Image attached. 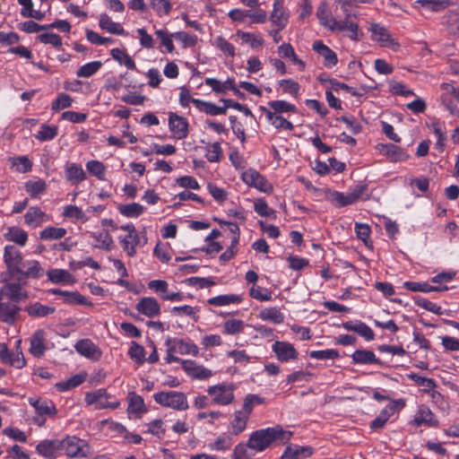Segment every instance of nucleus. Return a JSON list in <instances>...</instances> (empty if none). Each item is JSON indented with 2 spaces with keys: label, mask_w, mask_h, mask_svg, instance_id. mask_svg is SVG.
Instances as JSON below:
<instances>
[{
  "label": "nucleus",
  "mask_w": 459,
  "mask_h": 459,
  "mask_svg": "<svg viewBox=\"0 0 459 459\" xmlns=\"http://www.w3.org/2000/svg\"><path fill=\"white\" fill-rule=\"evenodd\" d=\"M292 436V432L283 430L281 427L267 428L258 429L253 432L247 443V446L253 450L262 452L265 450L273 442L288 441Z\"/></svg>",
  "instance_id": "obj_1"
},
{
  "label": "nucleus",
  "mask_w": 459,
  "mask_h": 459,
  "mask_svg": "<svg viewBox=\"0 0 459 459\" xmlns=\"http://www.w3.org/2000/svg\"><path fill=\"white\" fill-rule=\"evenodd\" d=\"M316 16L320 22V24L329 29L332 31H349V37L351 39L356 40L358 39V24L349 21H336L326 9L325 4H322L317 11Z\"/></svg>",
  "instance_id": "obj_2"
},
{
  "label": "nucleus",
  "mask_w": 459,
  "mask_h": 459,
  "mask_svg": "<svg viewBox=\"0 0 459 459\" xmlns=\"http://www.w3.org/2000/svg\"><path fill=\"white\" fill-rule=\"evenodd\" d=\"M4 260L7 271L1 273V279H14L17 272H21L20 267L22 264L21 252L16 247L8 245L4 248Z\"/></svg>",
  "instance_id": "obj_3"
},
{
  "label": "nucleus",
  "mask_w": 459,
  "mask_h": 459,
  "mask_svg": "<svg viewBox=\"0 0 459 459\" xmlns=\"http://www.w3.org/2000/svg\"><path fill=\"white\" fill-rule=\"evenodd\" d=\"M154 400L161 406L170 407L177 411H185L188 408L186 396L181 392L169 391L156 393L154 394Z\"/></svg>",
  "instance_id": "obj_4"
},
{
  "label": "nucleus",
  "mask_w": 459,
  "mask_h": 459,
  "mask_svg": "<svg viewBox=\"0 0 459 459\" xmlns=\"http://www.w3.org/2000/svg\"><path fill=\"white\" fill-rule=\"evenodd\" d=\"M62 451L70 457H87L91 454V447L87 442L75 436L66 437L61 439Z\"/></svg>",
  "instance_id": "obj_5"
},
{
  "label": "nucleus",
  "mask_w": 459,
  "mask_h": 459,
  "mask_svg": "<svg viewBox=\"0 0 459 459\" xmlns=\"http://www.w3.org/2000/svg\"><path fill=\"white\" fill-rule=\"evenodd\" d=\"M13 280L14 279H1L2 282H4V285L0 290V299L6 298L13 303H19L21 301L26 300L28 299V293L22 290V282H12Z\"/></svg>",
  "instance_id": "obj_6"
},
{
  "label": "nucleus",
  "mask_w": 459,
  "mask_h": 459,
  "mask_svg": "<svg viewBox=\"0 0 459 459\" xmlns=\"http://www.w3.org/2000/svg\"><path fill=\"white\" fill-rule=\"evenodd\" d=\"M233 385L226 384L212 385L207 389V393L212 396L213 403L220 405H228L233 402Z\"/></svg>",
  "instance_id": "obj_7"
},
{
  "label": "nucleus",
  "mask_w": 459,
  "mask_h": 459,
  "mask_svg": "<svg viewBox=\"0 0 459 459\" xmlns=\"http://www.w3.org/2000/svg\"><path fill=\"white\" fill-rule=\"evenodd\" d=\"M242 179L249 186L255 187L262 192L270 193L273 191V186L255 169H248L243 172Z\"/></svg>",
  "instance_id": "obj_8"
},
{
  "label": "nucleus",
  "mask_w": 459,
  "mask_h": 459,
  "mask_svg": "<svg viewBox=\"0 0 459 459\" xmlns=\"http://www.w3.org/2000/svg\"><path fill=\"white\" fill-rule=\"evenodd\" d=\"M273 351L275 353L277 359L281 362H289L298 359L299 352L293 344L276 341L272 346Z\"/></svg>",
  "instance_id": "obj_9"
},
{
  "label": "nucleus",
  "mask_w": 459,
  "mask_h": 459,
  "mask_svg": "<svg viewBox=\"0 0 459 459\" xmlns=\"http://www.w3.org/2000/svg\"><path fill=\"white\" fill-rule=\"evenodd\" d=\"M62 444L61 439H45L37 445L36 450L48 459H56L62 451Z\"/></svg>",
  "instance_id": "obj_10"
},
{
  "label": "nucleus",
  "mask_w": 459,
  "mask_h": 459,
  "mask_svg": "<svg viewBox=\"0 0 459 459\" xmlns=\"http://www.w3.org/2000/svg\"><path fill=\"white\" fill-rule=\"evenodd\" d=\"M377 149L379 152L388 158L391 162H402L407 160L410 155L401 147L394 143H380Z\"/></svg>",
  "instance_id": "obj_11"
},
{
  "label": "nucleus",
  "mask_w": 459,
  "mask_h": 459,
  "mask_svg": "<svg viewBox=\"0 0 459 459\" xmlns=\"http://www.w3.org/2000/svg\"><path fill=\"white\" fill-rule=\"evenodd\" d=\"M21 272H17L16 279L17 281L24 282L25 278H39L43 275V269L39 263L36 260H30L23 262L20 267Z\"/></svg>",
  "instance_id": "obj_12"
},
{
  "label": "nucleus",
  "mask_w": 459,
  "mask_h": 459,
  "mask_svg": "<svg viewBox=\"0 0 459 459\" xmlns=\"http://www.w3.org/2000/svg\"><path fill=\"white\" fill-rule=\"evenodd\" d=\"M169 126L174 136L178 139H185L188 134V122L186 118L169 113Z\"/></svg>",
  "instance_id": "obj_13"
},
{
  "label": "nucleus",
  "mask_w": 459,
  "mask_h": 459,
  "mask_svg": "<svg viewBox=\"0 0 459 459\" xmlns=\"http://www.w3.org/2000/svg\"><path fill=\"white\" fill-rule=\"evenodd\" d=\"M370 31L372 39L379 42L381 46L392 48L393 49H395L399 46V44L391 38V35L385 27L374 23L370 27Z\"/></svg>",
  "instance_id": "obj_14"
},
{
  "label": "nucleus",
  "mask_w": 459,
  "mask_h": 459,
  "mask_svg": "<svg viewBox=\"0 0 459 459\" xmlns=\"http://www.w3.org/2000/svg\"><path fill=\"white\" fill-rule=\"evenodd\" d=\"M272 24L279 30H283L289 22V13L283 7L281 0H274L273 10L269 17Z\"/></svg>",
  "instance_id": "obj_15"
},
{
  "label": "nucleus",
  "mask_w": 459,
  "mask_h": 459,
  "mask_svg": "<svg viewBox=\"0 0 459 459\" xmlns=\"http://www.w3.org/2000/svg\"><path fill=\"white\" fill-rule=\"evenodd\" d=\"M166 346L169 347V352L192 354L194 356H196L199 352L198 347L195 344L186 342L185 341L178 338H169L166 341Z\"/></svg>",
  "instance_id": "obj_16"
},
{
  "label": "nucleus",
  "mask_w": 459,
  "mask_h": 459,
  "mask_svg": "<svg viewBox=\"0 0 459 459\" xmlns=\"http://www.w3.org/2000/svg\"><path fill=\"white\" fill-rule=\"evenodd\" d=\"M136 310L148 316L155 317L160 314V306L157 299L152 297L142 298L135 305Z\"/></svg>",
  "instance_id": "obj_17"
},
{
  "label": "nucleus",
  "mask_w": 459,
  "mask_h": 459,
  "mask_svg": "<svg viewBox=\"0 0 459 459\" xmlns=\"http://www.w3.org/2000/svg\"><path fill=\"white\" fill-rule=\"evenodd\" d=\"M108 394L103 388L87 393L85 395V402L89 405L95 404L96 409H104L108 407L117 408L118 403L110 405L108 403Z\"/></svg>",
  "instance_id": "obj_18"
},
{
  "label": "nucleus",
  "mask_w": 459,
  "mask_h": 459,
  "mask_svg": "<svg viewBox=\"0 0 459 459\" xmlns=\"http://www.w3.org/2000/svg\"><path fill=\"white\" fill-rule=\"evenodd\" d=\"M364 186H358L352 192L343 194L340 192H334L333 194V202L338 207H343L354 204L359 199L364 192Z\"/></svg>",
  "instance_id": "obj_19"
},
{
  "label": "nucleus",
  "mask_w": 459,
  "mask_h": 459,
  "mask_svg": "<svg viewBox=\"0 0 459 459\" xmlns=\"http://www.w3.org/2000/svg\"><path fill=\"white\" fill-rule=\"evenodd\" d=\"M182 368L188 376L195 379H207L212 375L210 369L196 364L193 360H183Z\"/></svg>",
  "instance_id": "obj_20"
},
{
  "label": "nucleus",
  "mask_w": 459,
  "mask_h": 459,
  "mask_svg": "<svg viewBox=\"0 0 459 459\" xmlns=\"http://www.w3.org/2000/svg\"><path fill=\"white\" fill-rule=\"evenodd\" d=\"M74 347L78 353L88 359L97 360L101 356L100 350L89 339L80 340Z\"/></svg>",
  "instance_id": "obj_21"
},
{
  "label": "nucleus",
  "mask_w": 459,
  "mask_h": 459,
  "mask_svg": "<svg viewBox=\"0 0 459 459\" xmlns=\"http://www.w3.org/2000/svg\"><path fill=\"white\" fill-rule=\"evenodd\" d=\"M20 307L13 302H3L0 299V320L13 324L19 315Z\"/></svg>",
  "instance_id": "obj_22"
},
{
  "label": "nucleus",
  "mask_w": 459,
  "mask_h": 459,
  "mask_svg": "<svg viewBox=\"0 0 459 459\" xmlns=\"http://www.w3.org/2000/svg\"><path fill=\"white\" fill-rule=\"evenodd\" d=\"M413 422L416 426L437 427L438 424L434 413L427 407L420 406L417 411Z\"/></svg>",
  "instance_id": "obj_23"
},
{
  "label": "nucleus",
  "mask_w": 459,
  "mask_h": 459,
  "mask_svg": "<svg viewBox=\"0 0 459 459\" xmlns=\"http://www.w3.org/2000/svg\"><path fill=\"white\" fill-rule=\"evenodd\" d=\"M260 109L264 113L267 120L271 123V125L273 126L276 129H285L289 131L293 130V124L286 118L282 117L281 115H276L275 112H271V110L265 107H260Z\"/></svg>",
  "instance_id": "obj_24"
},
{
  "label": "nucleus",
  "mask_w": 459,
  "mask_h": 459,
  "mask_svg": "<svg viewBox=\"0 0 459 459\" xmlns=\"http://www.w3.org/2000/svg\"><path fill=\"white\" fill-rule=\"evenodd\" d=\"M313 49L324 57V65L326 67H332L337 64L338 58L336 54L325 45L323 41H315L313 44Z\"/></svg>",
  "instance_id": "obj_25"
},
{
  "label": "nucleus",
  "mask_w": 459,
  "mask_h": 459,
  "mask_svg": "<svg viewBox=\"0 0 459 459\" xmlns=\"http://www.w3.org/2000/svg\"><path fill=\"white\" fill-rule=\"evenodd\" d=\"M313 454L310 446H288L281 455V459H305Z\"/></svg>",
  "instance_id": "obj_26"
},
{
  "label": "nucleus",
  "mask_w": 459,
  "mask_h": 459,
  "mask_svg": "<svg viewBox=\"0 0 459 459\" xmlns=\"http://www.w3.org/2000/svg\"><path fill=\"white\" fill-rule=\"evenodd\" d=\"M44 342H45L44 330H42V329L37 330L30 337V352L37 358L43 356V354L46 351V346H45Z\"/></svg>",
  "instance_id": "obj_27"
},
{
  "label": "nucleus",
  "mask_w": 459,
  "mask_h": 459,
  "mask_svg": "<svg viewBox=\"0 0 459 459\" xmlns=\"http://www.w3.org/2000/svg\"><path fill=\"white\" fill-rule=\"evenodd\" d=\"M25 223L30 227H39L42 222L48 221V217L39 207H30L24 215Z\"/></svg>",
  "instance_id": "obj_28"
},
{
  "label": "nucleus",
  "mask_w": 459,
  "mask_h": 459,
  "mask_svg": "<svg viewBox=\"0 0 459 459\" xmlns=\"http://www.w3.org/2000/svg\"><path fill=\"white\" fill-rule=\"evenodd\" d=\"M351 359L354 364H381L380 359L376 357L375 353L368 350H357L351 355Z\"/></svg>",
  "instance_id": "obj_29"
},
{
  "label": "nucleus",
  "mask_w": 459,
  "mask_h": 459,
  "mask_svg": "<svg viewBox=\"0 0 459 459\" xmlns=\"http://www.w3.org/2000/svg\"><path fill=\"white\" fill-rule=\"evenodd\" d=\"M248 417L240 412L239 411H236L233 415V419L230 423V434L233 436H238L242 433L247 425Z\"/></svg>",
  "instance_id": "obj_30"
},
{
  "label": "nucleus",
  "mask_w": 459,
  "mask_h": 459,
  "mask_svg": "<svg viewBox=\"0 0 459 459\" xmlns=\"http://www.w3.org/2000/svg\"><path fill=\"white\" fill-rule=\"evenodd\" d=\"M91 238L94 239L93 246L100 249L110 250L114 243L111 235L106 230L91 233Z\"/></svg>",
  "instance_id": "obj_31"
},
{
  "label": "nucleus",
  "mask_w": 459,
  "mask_h": 459,
  "mask_svg": "<svg viewBox=\"0 0 459 459\" xmlns=\"http://www.w3.org/2000/svg\"><path fill=\"white\" fill-rule=\"evenodd\" d=\"M403 285L408 290L411 291L432 292L445 291L448 290L446 286H433L427 282L406 281Z\"/></svg>",
  "instance_id": "obj_32"
},
{
  "label": "nucleus",
  "mask_w": 459,
  "mask_h": 459,
  "mask_svg": "<svg viewBox=\"0 0 459 459\" xmlns=\"http://www.w3.org/2000/svg\"><path fill=\"white\" fill-rule=\"evenodd\" d=\"M25 311L34 317H44L53 314L56 311L54 307L43 305L39 302H34L25 307Z\"/></svg>",
  "instance_id": "obj_33"
},
{
  "label": "nucleus",
  "mask_w": 459,
  "mask_h": 459,
  "mask_svg": "<svg viewBox=\"0 0 459 459\" xmlns=\"http://www.w3.org/2000/svg\"><path fill=\"white\" fill-rule=\"evenodd\" d=\"M48 278L53 283H74V276L63 269H52L47 273Z\"/></svg>",
  "instance_id": "obj_34"
},
{
  "label": "nucleus",
  "mask_w": 459,
  "mask_h": 459,
  "mask_svg": "<svg viewBox=\"0 0 459 459\" xmlns=\"http://www.w3.org/2000/svg\"><path fill=\"white\" fill-rule=\"evenodd\" d=\"M99 24L102 30L109 33L116 35H123L125 33L123 27L119 23L113 22L106 13L100 14Z\"/></svg>",
  "instance_id": "obj_35"
},
{
  "label": "nucleus",
  "mask_w": 459,
  "mask_h": 459,
  "mask_svg": "<svg viewBox=\"0 0 459 459\" xmlns=\"http://www.w3.org/2000/svg\"><path fill=\"white\" fill-rule=\"evenodd\" d=\"M121 242L123 249L126 252V254L129 256H134V255L136 254L135 247L136 246L141 244V237L139 233L136 231L132 234H127Z\"/></svg>",
  "instance_id": "obj_36"
},
{
  "label": "nucleus",
  "mask_w": 459,
  "mask_h": 459,
  "mask_svg": "<svg viewBox=\"0 0 459 459\" xmlns=\"http://www.w3.org/2000/svg\"><path fill=\"white\" fill-rule=\"evenodd\" d=\"M30 403L39 416H51L56 412L52 402L30 399Z\"/></svg>",
  "instance_id": "obj_37"
},
{
  "label": "nucleus",
  "mask_w": 459,
  "mask_h": 459,
  "mask_svg": "<svg viewBox=\"0 0 459 459\" xmlns=\"http://www.w3.org/2000/svg\"><path fill=\"white\" fill-rule=\"evenodd\" d=\"M453 0H417L415 3L427 11L439 12L452 4Z\"/></svg>",
  "instance_id": "obj_38"
},
{
  "label": "nucleus",
  "mask_w": 459,
  "mask_h": 459,
  "mask_svg": "<svg viewBox=\"0 0 459 459\" xmlns=\"http://www.w3.org/2000/svg\"><path fill=\"white\" fill-rule=\"evenodd\" d=\"M194 104L201 112L206 113L211 116H218V115L225 114V108L216 106L215 104L209 102V101L195 100L194 101Z\"/></svg>",
  "instance_id": "obj_39"
},
{
  "label": "nucleus",
  "mask_w": 459,
  "mask_h": 459,
  "mask_svg": "<svg viewBox=\"0 0 459 459\" xmlns=\"http://www.w3.org/2000/svg\"><path fill=\"white\" fill-rule=\"evenodd\" d=\"M204 83L210 86L216 93H225L228 90L233 88L235 82L230 78L223 82L215 78H206Z\"/></svg>",
  "instance_id": "obj_40"
},
{
  "label": "nucleus",
  "mask_w": 459,
  "mask_h": 459,
  "mask_svg": "<svg viewBox=\"0 0 459 459\" xmlns=\"http://www.w3.org/2000/svg\"><path fill=\"white\" fill-rule=\"evenodd\" d=\"M5 238L9 241H13L17 245L23 247L28 240V234L25 230L18 227H11L8 229Z\"/></svg>",
  "instance_id": "obj_41"
},
{
  "label": "nucleus",
  "mask_w": 459,
  "mask_h": 459,
  "mask_svg": "<svg viewBox=\"0 0 459 459\" xmlns=\"http://www.w3.org/2000/svg\"><path fill=\"white\" fill-rule=\"evenodd\" d=\"M112 57L120 65H125L127 69H135V63L133 58L124 50L120 48H113L110 51Z\"/></svg>",
  "instance_id": "obj_42"
},
{
  "label": "nucleus",
  "mask_w": 459,
  "mask_h": 459,
  "mask_svg": "<svg viewBox=\"0 0 459 459\" xmlns=\"http://www.w3.org/2000/svg\"><path fill=\"white\" fill-rule=\"evenodd\" d=\"M118 211L122 215L126 217L136 218L144 212V207L138 203H132L119 205Z\"/></svg>",
  "instance_id": "obj_43"
},
{
  "label": "nucleus",
  "mask_w": 459,
  "mask_h": 459,
  "mask_svg": "<svg viewBox=\"0 0 459 459\" xmlns=\"http://www.w3.org/2000/svg\"><path fill=\"white\" fill-rule=\"evenodd\" d=\"M259 317L264 321H270L273 324H281L284 320L283 314L276 307L265 308L260 311Z\"/></svg>",
  "instance_id": "obj_44"
},
{
  "label": "nucleus",
  "mask_w": 459,
  "mask_h": 459,
  "mask_svg": "<svg viewBox=\"0 0 459 459\" xmlns=\"http://www.w3.org/2000/svg\"><path fill=\"white\" fill-rule=\"evenodd\" d=\"M278 51L282 57L289 58L294 64L300 65L301 70L305 68V63L297 56L293 47L290 43L281 44L278 48Z\"/></svg>",
  "instance_id": "obj_45"
},
{
  "label": "nucleus",
  "mask_w": 459,
  "mask_h": 459,
  "mask_svg": "<svg viewBox=\"0 0 459 459\" xmlns=\"http://www.w3.org/2000/svg\"><path fill=\"white\" fill-rule=\"evenodd\" d=\"M268 109L271 112H275L276 115H281L282 113L288 112H296V107L293 104H290L285 100H272L268 102Z\"/></svg>",
  "instance_id": "obj_46"
},
{
  "label": "nucleus",
  "mask_w": 459,
  "mask_h": 459,
  "mask_svg": "<svg viewBox=\"0 0 459 459\" xmlns=\"http://www.w3.org/2000/svg\"><path fill=\"white\" fill-rule=\"evenodd\" d=\"M9 161L19 173H27L32 169V162L27 156L11 157Z\"/></svg>",
  "instance_id": "obj_47"
},
{
  "label": "nucleus",
  "mask_w": 459,
  "mask_h": 459,
  "mask_svg": "<svg viewBox=\"0 0 459 459\" xmlns=\"http://www.w3.org/2000/svg\"><path fill=\"white\" fill-rule=\"evenodd\" d=\"M66 179L71 181L73 184H77L85 179V172L83 169L73 163L67 166L65 169Z\"/></svg>",
  "instance_id": "obj_48"
},
{
  "label": "nucleus",
  "mask_w": 459,
  "mask_h": 459,
  "mask_svg": "<svg viewBox=\"0 0 459 459\" xmlns=\"http://www.w3.org/2000/svg\"><path fill=\"white\" fill-rule=\"evenodd\" d=\"M241 299L234 294L220 295L208 299V304L217 307L239 303Z\"/></svg>",
  "instance_id": "obj_49"
},
{
  "label": "nucleus",
  "mask_w": 459,
  "mask_h": 459,
  "mask_svg": "<svg viewBox=\"0 0 459 459\" xmlns=\"http://www.w3.org/2000/svg\"><path fill=\"white\" fill-rule=\"evenodd\" d=\"M264 403V398L260 397L257 394H247L244 399L242 410H239L240 412L245 414L249 418L253 408L255 404H261Z\"/></svg>",
  "instance_id": "obj_50"
},
{
  "label": "nucleus",
  "mask_w": 459,
  "mask_h": 459,
  "mask_svg": "<svg viewBox=\"0 0 459 459\" xmlns=\"http://www.w3.org/2000/svg\"><path fill=\"white\" fill-rule=\"evenodd\" d=\"M102 63L100 61H93L82 65L76 72L78 77L88 78L97 73Z\"/></svg>",
  "instance_id": "obj_51"
},
{
  "label": "nucleus",
  "mask_w": 459,
  "mask_h": 459,
  "mask_svg": "<svg viewBox=\"0 0 459 459\" xmlns=\"http://www.w3.org/2000/svg\"><path fill=\"white\" fill-rule=\"evenodd\" d=\"M232 444L233 441L230 436L224 433L220 435L213 443L210 444L209 447L212 450L225 451L230 449Z\"/></svg>",
  "instance_id": "obj_52"
},
{
  "label": "nucleus",
  "mask_w": 459,
  "mask_h": 459,
  "mask_svg": "<svg viewBox=\"0 0 459 459\" xmlns=\"http://www.w3.org/2000/svg\"><path fill=\"white\" fill-rule=\"evenodd\" d=\"M57 126H48L43 124L40 126V128L35 137L39 141H48L54 139L57 134Z\"/></svg>",
  "instance_id": "obj_53"
},
{
  "label": "nucleus",
  "mask_w": 459,
  "mask_h": 459,
  "mask_svg": "<svg viewBox=\"0 0 459 459\" xmlns=\"http://www.w3.org/2000/svg\"><path fill=\"white\" fill-rule=\"evenodd\" d=\"M20 345H21V341L18 340L16 342V352L15 353L12 352L11 357L9 358V359L6 362L7 364H9L12 367H14L16 368H22L26 364V361H25V359H24V356L21 350Z\"/></svg>",
  "instance_id": "obj_54"
},
{
  "label": "nucleus",
  "mask_w": 459,
  "mask_h": 459,
  "mask_svg": "<svg viewBox=\"0 0 459 459\" xmlns=\"http://www.w3.org/2000/svg\"><path fill=\"white\" fill-rule=\"evenodd\" d=\"M66 234V230L64 228L48 227L40 231L41 239H60Z\"/></svg>",
  "instance_id": "obj_55"
},
{
  "label": "nucleus",
  "mask_w": 459,
  "mask_h": 459,
  "mask_svg": "<svg viewBox=\"0 0 459 459\" xmlns=\"http://www.w3.org/2000/svg\"><path fill=\"white\" fill-rule=\"evenodd\" d=\"M245 323L239 319L227 320L223 324V333L226 334H238L244 329Z\"/></svg>",
  "instance_id": "obj_56"
},
{
  "label": "nucleus",
  "mask_w": 459,
  "mask_h": 459,
  "mask_svg": "<svg viewBox=\"0 0 459 459\" xmlns=\"http://www.w3.org/2000/svg\"><path fill=\"white\" fill-rule=\"evenodd\" d=\"M85 379V377L82 375H75L70 377L68 380L65 382H60L56 385V388L60 392L67 391L71 388L76 387L80 385Z\"/></svg>",
  "instance_id": "obj_57"
},
{
  "label": "nucleus",
  "mask_w": 459,
  "mask_h": 459,
  "mask_svg": "<svg viewBox=\"0 0 459 459\" xmlns=\"http://www.w3.org/2000/svg\"><path fill=\"white\" fill-rule=\"evenodd\" d=\"M128 410L134 413H141L146 411L144 402L141 395L136 394H129V407Z\"/></svg>",
  "instance_id": "obj_58"
},
{
  "label": "nucleus",
  "mask_w": 459,
  "mask_h": 459,
  "mask_svg": "<svg viewBox=\"0 0 459 459\" xmlns=\"http://www.w3.org/2000/svg\"><path fill=\"white\" fill-rule=\"evenodd\" d=\"M221 156L222 149L219 143L207 144L205 157L210 162L219 161Z\"/></svg>",
  "instance_id": "obj_59"
},
{
  "label": "nucleus",
  "mask_w": 459,
  "mask_h": 459,
  "mask_svg": "<svg viewBox=\"0 0 459 459\" xmlns=\"http://www.w3.org/2000/svg\"><path fill=\"white\" fill-rule=\"evenodd\" d=\"M278 84L282 89L283 92L289 93L294 98H296L299 95L300 87L297 82L291 79H284L279 81Z\"/></svg>",
  "instance_id": "obj_60"
},
{
  "label": "nucleus",
  "mask_w": 459,
  "mask_h": 459,
  "mask_svg": "<svg viewBox=\"0 0 459 459\" xmlns=\"http://www.w3.org/2000/svg\"><path fill=\"white\" fill-rule=\"evenodd\" d=\"M171 312L177 316H187L191 317L195 322L199 320V316H197L198 309L191 306L185 305L180 307H174Z\"/></svg>",
  "instance_id": "obj_61"
},
{
  "label": "nucleus",
  "mask_w": 459,
  "mask_h": 459,
  "mask_svg": "<svg viewBox=\"0 0 459 459\" xmlns=\"http://www.w3.org/2000/svg\"><path fill=\"white\" fill-rule=\"evenodd\" d=\"M47 185L44 180L39 179L37 181L30 180L25 184L26 191L30 196H36L46 190Z\"/></svg>",
  "instance_id": "obj_62"
},
{
  "label": "nucleus",
  "mask_w": 459,
  "mask_h": 459,
  "mask_svg": "<svg viewBox=\"0 0 459 459\" xmlns=\"http://www.w3.org/2000/svg\"><path fill=\"white\" fill-rule=\"evenodd\" d=\"M237 35L241 38V39L247 43H248L251 48H255L263 45L264 40L261 37L251 33V32H244L238 30Z\"/></svg>",
  "instance_id": "obj_63"
},
{
  "label": "nucleus",
  "mask_w": 459,
  "mask_h": 459,
  "mask_svg": "<svg viewBox=\"0 0 459 459\" xmlns=\"http://www.w3.org/2000/svg\"><path fill=\"white\" fill-rule=\"evenodd\" d=\"M87 170L97 177L99 179H104L105 178V166L99 160H91L86 164Z\"/></svg>",
  "instance_id": "obj_64"
}]
</instances>
